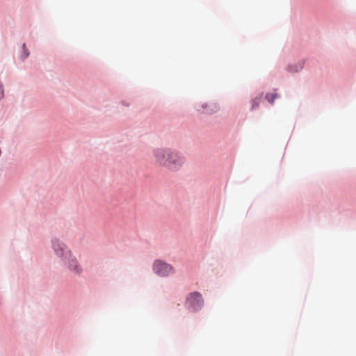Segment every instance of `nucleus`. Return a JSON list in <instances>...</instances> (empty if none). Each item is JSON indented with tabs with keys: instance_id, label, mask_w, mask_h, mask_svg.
Instances as JSON below:
<instances>
[{
	"instance_id": "nucleus-1",
	"label": "nucleus",
	"mask_w": 356,
	"mask_h": 356,
	"mask_svg": "<svg viewBox=\"0 0 356 356\" xmlns=\"http://www.w3.org/2000/svg\"><path fill=\"white\" fill-rule=\"evenodd\" d=\"M152 160L159 166L177 171L185 163V156L179 152L168 147L156 148L152 152Z\"/></svg>"
},
{
	"instance_id": "nucleus-2",
	"label": "nucleus",
	"mask_w": 356,
	"mask_h": 356,
	"mask_svg": "<svg viewBox=\"0 0 356 356\" xmlns=\"http://www.w3.org/2000/svg\"><path fill=\"white\" fill-rule=\"evenodd\" d=\"M53 248L58 257H63V263L67 265L68 268L71 271L76 275L81 273V266L76 258L72 256L71 252L67 250L64 244L60 243L58 240L54 241Z\"/></svg>"
},
{
	"instance_id": "nucleus-3",
	"label": "nucleus",
	"mask_w": 356,
	"mask_h": 356,
	"mask_svg": "<svg viewBox=\"0 0 356 356\" xmlns=\"http://www.w3.org/2000/svg\"><path fill=\"white\" fill-rule=\"evenodd\" d=\"M153 271L160 277H167L175 273L173 266L162 260H156L153 264Z\"/></svg>"
},
{
	"instance_id": "nucleus-4",
	"label": "nucleus",
	"mask_w": 356,
	"mask_h": 356,
	"mask_svg": "<svg viewBox=\"0 0 356 356\" xmlns=\"http://www.w3.org/2000/svg\"><path fill=\"white\" fill-rule=\"evenodd\" d=\"M186 305L193 311H197L200 309L204 305V300L202 295L198 292H192L189 293L186 298Z\"/></svg>"
},
{
	"instance_id": "nucleus-5",
	"label": "nucleus",
	"mask_w": 356,
	"mask_h": 356,
	"mask_svg": "<svg viewBox=\"0 0 356 356\" xmlns=\"http://www.w3.org/2000/svg\"><path fill=\"white\" fill-rule=\"evenodd\" d=\"M302 68V65L300 63L291 65L288 67V71L292 73L298 72Z\"/></svg>"
},
{
	"instance_id": "nucleus-6",
	"label": "nucleus",
	"mask_w": 356,
	"mask_h": 356,
	"mask_svg": "<svg viewBox=\"0 0 356 356\" xmlns=\"http://www.w3.org/2000/svg\"><path fill=\"white\" fill-rule=\"evenodd\" d=\"M261 96H259V97H256L254 99H252V106H251V109L252 110H254V109L257 108L259 106L260 101H261Z\"/></svg>"
},
{
	"instance_id": "nucleus-7",
	"label": "nucleus",
	"mask_w": 356,
	"mask_h": 356,
	"mask_svg": "<svg viewBox=\"0 0 356 356\" xmlns=\"http://www.w3.org/2000/svg\"><path fill=\"white\" fill-rule=\"evenodd\" d=\"M277 97V94L274 93H268L266 95V99L270 103L273 104L274 100Z\"/></svg>"
},
{
	"instance_id": "nucleus-8",
	"label": "nucleus",
	"mask_w": 356,
	"mask_h": 356,
	"mask_svg": "<svg viewBox=\"0 0 356 356\" xmlns=\"http://www.w3.org/2000/svg\"><path fill=\"white\" fill-rule=\"evenodd\" d=\"M23 49H24V58H26L29 55V53L28 50L25 49V44H23Z\"/></svg>"
}]
</instances>
